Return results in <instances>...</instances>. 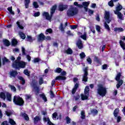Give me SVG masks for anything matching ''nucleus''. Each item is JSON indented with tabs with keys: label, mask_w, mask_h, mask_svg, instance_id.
<instances>
[{
	"label": "nucleus",
	"mask_w": 125,
	"mask_h": 125,
	"mask_svg": "<svg viewBox=\"0 0 125 125\" xmlns=\"http://www.w3.org/2000/svg\"><path fill=\"white\" fill-rule=\"evenodd\" d=\"M57 8V5L55 4L52 6L50 10V15H49V13L47 12H44L43 13V16H44L46 19V20H49L50 21L51 19H52V17L54 13H55V11Z\"/></svg>",
	"instance_id": "1"
},
{
	"label": "nucleus",
	"mask_w": 125,
	"mask_h": 125,
	"mask_svg": "<svg viewBox=\"0 0 125 125\" xmlns=\"http://www.w3.org/2000/svg\"><path fill=\"white\" fill-rule=\"evenodd\" d=\"M97 90V93L100 96H102V97L106 96V95L107 94V88L104 87L102 84H99L98 85V88Z\"/></svg>",
	"instance_id": "2"
},
{
	"label": "nucleus",
	"mask_w": 125,
	"mask_h": 125,
	"mask_svg": "<svg viewBox=\"0 0 125 125\" xmlns=\"http://www.w3.org/2000/svg\"><path fill=\"white\" fill-rule=\"evenodd\" d=\"M13 102L15 105H17L18 106H23L25 103L23 98L19 96H14Z\"/></svg>",
	"instance_id": "3"
},
{
	"label": "nucleus",
	"mask_w": 125,
	"mask_h": 125,
	"mask_svg": "<svg viewBox=\"0 0 125 125\" xmlns=\"http://www.w3.org/2000/svg\"><path fill=\"white\" fill-rule=\"evenodd\" d=\"M79 13L78 8L72 7L70 8L66 12V15L68 17H73Z\"/></svg>",
	"instance_id": "4"
},
{
	"label": "nucleus",
	"mask_w": 125,
	"mask_h": 125,
	"mask_svg": "<svg viewBox=\"0 0 125 125\" xmlns=\"http://www.w3.org/2000/svg\"><path fill=\"white\" fill-rule=\"evenodd\" d=\"M12 67L17 70H20V68L24 69V68L26 67V62L21 61L20 62H18V63L14 64Z\"/></svg>",
	"instance_id": "5"
},
{
	"label": "nucleus",
	"mask_w": 125,
	"mask_h": 125,
	"mask_svg": "<svg viewBox=\"0 0 125 125\" xmlns=\"http://www.w3.org/2000/svg\"><path fill=\"white\" fill-rule=\"evenodd\" d=\"M83 72L84 73L82 77V82L83 83H87V81H88V67H85L83 70Z\"/></svg>",
	"instance_id": "6"
},
{
	"label": "nucleus",
	"mask_w": 125,
	"mask_h": 125,
	"mask_svg": "<svg viewBox=\"0 0 125 125\" xmlns=\"http://www.w3.org/2000/svg\"><path fill=\"white\" fill-rule=\"evenodd\" d=\"M32 87L34 89V92L35 93V95H37V96H38V95L40 94V91H41L40 87L38 86V82L36 81L34 82V81H33Z\"/></svg>",
	"instance_id": "7"
},
{
	"label": "nucleus",
	"mask_w": 125,
	"mask_h": 125,
	"mask_svg": "<svg viewBox=\"0 0 125 125\" xmlns=\"http://www.w3.org/2000/svg\"><path fill=\"white\" fill-rule=\"evenodd\" d=\"M61 75L62 76H58L56 77L55 81H65V80H66V79H67V78H66V77H65V76H66V75H67V73L66 72V71H62L61 73Z\"/></svg>",
	"instance_id": "8"
},
{
	"label": "nucleus",
	"mask_w": 125,
	"mask_h": 125,
	"mask_svg": "<svg viewBox=\"0 0 125 125\" xmlns=\"http://www.w3.org/2000/svg\"><path fill=\"white\" fill-rule=\"evenodd\" d=\"M119 112L120 109H119V108H116L113 112V115L115 118L117 117V123H120V122H121V120H122V117L121 116H118V115H119Z\"/></svg>",
	"instance_id": "9"
},
{
	"label": "nucleus",
	"mask_w": 125,
	"mask_h": 125,
	"mask_svg": "<svg viewBox=\"0 0 125 125\" xmlns=\"http://www.w3.org/2000/svg\"><path fill=\"white\" fill-rule=\"evenodd\" d=\"M110 12L105 11L104 18L105 21L107 22V24L110 23L111 21H112V20L110 19Z\"/></svg>",
	"instance_id": "10"
},
{
	"label": "nucleus",
	"mask_w": 125,
	"mask_h": 125,
	"mask_svg": "<svg viewBox=\"0 0 125 125\" xmlns=\"http://www.w3.org/2000/svg\"><path fill=\"white\" fill-rule=\"evenodd\" d=\"M67 8H68V5L63 4L62 3L60 4L58 6L59 11H64V10H66Z\"/></svg>",
	"instance_id": "11"
},
{
	"label": "nucleus",
	"mask_w": 125,
	"mask_h": 125,
	"mask_svg": "<svg viewBox=\"0 0 125 125\" xmlns=\"http://www.w3.org/2000/svg\"><path fill=\"white\" fill-rule=\"evenodd\" d=\"M43 121L44 123H46L47 122V125H54V124L52 123L51 121H50V119H49V117H43Z\"/></svg>",
	"instance_id": "12"
},
{
	"label": "nucleus",
	"mask_w": 125,
	"mask_h": 125,
	"mask_svg": "<svg viewBox=\"0 0 125 125\" xmlns=\"http://www.w3.org/2000/svg\"><path fill=\"white\" fill-rule=\"evenodd\" d=\"M45 39V36L43 34V33H41L39 35L37 39L38 42H42L44 41V39Z\"/></svg>",
	"instance_id": "13"
},
{
	"label": "nucleus",
	"mask_w": 125,
	"mask_h": 125,
	"mask_svg": "<svg viewBox=\"0 0 125 125\" xmlns=\"http://www.w3.org/2000/svg\"><path fill=\"white\" fill-rule=\"evenodd\" d=\"M115 14L117 15L118 18L120 19V20H124V15L122 14V13L120 12V11H118L116 10V11L114 12Z\"/></svg>",
	"instance_id": "14"
},
{
	"label": "nucleus",
	"mask_w": 125,
	"mask_h": 125,
	"mask_svg": "<svg viewBox=\"0 0 125 125\" xmlns=\"http://www.w3.org/2000/svg\"><path fill=\"white\" fill-rule=\"evenodd\" d=\"M94 62H96L97 64H99V65H101L102 64L101 62V59L98 58L97 56L94 57Z\"/></svg>",
	"instance_id": "15"
},
{
	"label": "nucleus",
	"mask_w": 125,
	"mask_h": 125,
	"mask_svg": "<svg viewBox=\"0 0 125 125\" xmlns=\"http://www.w3.org/2000/svg\"><path fill=\"white\" fill-rule=\"evenodd\" d=\"M42 119L39 116H35L33 119V122L34 125H37L38 122H41Z\"/></svg>",
	"instance_id": "16"
},
{
	"label": "nucleus",
	"mask_w": 125,
	"mask_h": 125,
	"mask_svg": "<svg viewBox=\"0 0 125 125\" xmlns=\"http://www.w3.org/2000/svg\"><path fill=\"white\" fill-rule=\"evenodd\" d=\"M12 94H10L9 92H7L6 94V99L7 101H9V102H11Z\"/></svg>",
	"instance_id": "17"
},
{
	"label": "nucleus",
	"mask_w": 125,
	"mask_h": 125,
	"mask_svg": "<svg viewBox=\"0 0 125 125\" xmlns=\"http://www.w3.org/2000/svg\"><path fill=\"white\" fill-rule=\"evenodd\" d=\"M10 75L11 77H13V78H15L17 75H18V72L16 70H12L10 72Z\"/></svg>",
	"instance_id": "18"
},
{
	"label": "nucleus",
	"mask_w": 125,
	"mask_h": 125,
	"mask_svg": "<svg viewBox=\"0 0 125 125\" xmlns=\"http://www.w3.org/2000/svg\"><path fill=\"white\" fill-rule=\"evenodd\" d=\"M84 94L85 95H89V86H86L84 91Z\"/></svg>",
	"instance_id": "19"
},
{
	"label": "nucleus",
	"mask_w": 125,
	"mask_h": 125,
	"mask_svg": "<svg viewBox=\"0 0 125 125\" xmlns=\"http://www.w3.org/2000/svg\"><path fill=\"white\" fill-rule=\"evenodd\" d=\"M81 97L82 100H87L88 99V97H89V96L88 95H84L83 94H81Z\"/></svg>",
	"instance_id": "20"
},
{
	"label": "nucleus",
	"mask_w": 125,
	"mask_h": 125,
	"mask_svg": "<svg viewBox=\"0 0 125 125\" xmlns=\"http://www.w3.org/2000/svg\"><path fill=\"white\" fill-rule=\"evenodd\" d=\"M117 82H118V83L116 84V87L117 88H120V87H121V85H122L123 83H124V81H123V80H120L119 81H117Z\"/></svg>",
	"instance_id": "21"
},
{
	"label": "nucleus",
	"mask_w": 125,
	"mask_h": 125,
	"mask_svg": "<svg viewBox=\"0 0 125 125\" xmlns=\"http://www.w3.org/2000/svg\"><path fill=\"white\" fill-rule=\"evenodd\" d=\"M2 61L3 65H5V63H10V60L6 58L5 57L2 58Z\"/></svg>",
	"instance_id": "22"
},
{
	"label": "nucleus",
	"mask_w": 125,
	"mask_h": 125,
	"mask_svg": "<svg viewBox=\"0 0 125 125\" xmlns=\"http://www.w3.org/2000/svg\"><path fill=\"white\" fill-rule=\"evenodd\" d=\"M64 53H66V54H73V50L71 48H68L67 50H64Z\"/></svg>",
	"instance_id": "23"
},
{
	"label": "nucleus",
	"mask_w": 125,
	"mask_h": 125,
	"mask_svg": "<svg viewBox=\"0 0 125 125\" xmlns=\"http://www.w3.org/2000/svg\"><path fill=\"white\" fill-rule=\"evenodd\" d=\"M0 98L3 99L4 101L6 99V96L5 95V93L3 92H0Z\"/></svg>",
	"instance_id": "24"
},
{
	"label": "nucleus",
	"mask_w": 125,
	"mask_h": 125,
	"mask_svg": "<svg viewBox=\"0 0 125 125\" xmlns=\"http://www.w3.org/2000/svg\"><path fill=\"white\" fill-rule=\"evenodd\" d=\"M77 46L79 49H82L83 46V43L82 40H79L77 42Z\"/></svg>",
	"instance_id": "25"
},
{
	"label": "nucleus",
	"mask_w": 125,
	"mask_h": 125,
	"mask_svg": "<svg viewBox=\"0 0 125 125\" xmlns=\"http://www.w3.org/2000/svg\"><path fill=\"white\" fill-rule=\"evenodd\" d=\"M119 44L122 49H123V50H125V43L123 42V41L120 40L119 42Z\"/></svg>",
	"instance_id": "26"
},
{
	"label": "nucleus",
	"mask_w": 125,
	"mask_h": 125,
	"mask_svg": "<svg viewBox=\"0 0 125 125\" xmlns=\"http://www.w3.org/2000/svg\"><path fill=\"white\" fill-rule=\"evenodd\" d=\"M3 42L6 46H9V45H10V42L7 39L3 40Z\"/></svg>",
	"instance_id": "27"
},
{
	"label": "nucleus",
	"mask_w": 125,
	"mask_h": 125,
	"mask_svg": "<svg viewBox=\"0 0 125 125\" xmlns=\"http://www.w3.org/2000/svg\"><path fill=\"white\" fill-rule=\"evenodd\" d=\"M31 2V0H24V4L25 8H29V4Z\"/></svg>",
	"instance_id": "28"
},
{
	"label": "nucleus",
	"mask_w": 125,
	"mask_h": 125,
	"mask_svg": "<svg viewBox=\"0 0 125 125\" xmlns=\"http://www.w3.org/2000/svg\"><path fill=\"white\" fill-rule=\"evenodd\" d=\"M20 60H21V57L19 56L17 58V60H15L12 64V66H13V64H17L18 63H19L20 62Z\"/></svg>",
	"instance_id": "29"
},
{
	"label": "nucleus",
	"mask_w": 125,
	"mask_h": 125,
	"mask_svg": "<svg viewBox=\"0 0 125 125\" xmlns=\"http://www.w3.org/2000/svg\"><path fill=\"white\" fill-rule=\"evenodd\" d=\"M18 44V41L16 39H13L12 40V46H16Z\"/></svg>",
	"instance_id": "30"
},
{
	"label": "nucleus",
	"mask_w": 125,
	"mask_h": 125,
	"mask_svg": "<svg viewBox=\"0 0 125 125\" xmlns=\"http://www.w3.org/2000/svg\"><path fill=\"white\" fill-rule=\"evenodd\" d=\"M18 79L20 80V81H21V84L24 85V84L26 83V81H25L24 78L21 76H19Z\"/></svg>",
	"instance_id": "31"
},
{
	"label": "nucleus",
	"mask_w": 125,
	"mask_h": 125,
	"mask_svg": "<svg viewBox=\"0 0 125 125\" xmlns=\"http://www.w3.org/2000/svg\"><path fill=\"white\" fill-rule=\"evenodd\" d=\"M115 32H119V33H120V32H123L124 29L122 27H115L114 29Z\"/></svg>",
	"instance_id": "32"
},
{
	"label": "nucleus",
	"mask_w": 125,
	"mask_h": 125,
	"mask_svg": "<svg viewBox=\"0 0 125 125\" xmlns=\"http://www.w3.org/2000/svg\"><path fill=\"white\" fill-rule=\"evenodd\" d=\"M40 97H42V98L44 100V102H46L47 101V99L46 98V96H45V95L44 94H41L39 95Z\"/></svg>",
	"instance_id": "33"
},
{
	"label": "nucleus",
	"mask_w": 125,
	"mask_h": 125,
	"mask_svg": "<svg viewBox=\"0 0 125 125\" xmlns=\"http://www.w3.org/2000/svg\"><path fill=\"white\" fill-rule=\"evenodd\" d=\"M90 3V1H84L82 3V4L84 7H88V5H89Z\"/></svg>",
	"instance_id": "34"
},
{
	"label": "nucleus",
	"mask_w": 125,
	"mask_h": 125,
	"mask_svg": "<svg viewBox=\"0 0 125 125\" xmlns=\"http://www.w3.org/2000/svg\"><path fill=\"white\" fill-rule=\"evenodd\" d=\"M53 31L52 30V29L51 28H48L46 29V30L45 32V35H48L49 34H52Z\"/></svg>",
	"instance_id": "35"
},
{
	"label": "nucleus",
	"mask_w": 125,
	"mask_h": 125,
	"mask_svg": "<svg viewBox=\"0 0 125 125\" xmlns=\"http://www.w3.org/2000/svg\"><path fill=\"white\" fill-rule=\"evenodd\" d=\"M121 77H122V73H121L120 72H119L116 76L115 80L120 81L121 79Z\"/></svg>",
	"instance_id": "36"
},
{
	"label": "nucleus",
	"mask_w": 125,
	"mask_h": 125,
	"mask_svg": "<svg viewBox=\"0 0 125 125\" xmlns=\"http://www.w3.org/2000/svg\"><path fill=\"white\" fill-rule=\"evenodd\" d=\"M19 35L22 40H25V39H26V35H25V34H24L22 32H20Z\"/></svg>",
	"instance_id": "37"
},
{
	"label": "nucleus",
	"mask_w": 125,
	"mask_h": 125,
	"mask_svg": "<svg viewBox=\"0 0 125 125\" xmlns=\"http://www.w3.org/2000/svg\"><path fill=\"white\" fill-rule=\"evenodd\" d=\"M22 116L23 117L25 121H29V116H28V115H27V114L25 113H22Z\"/></svg>",
	"instance_id": "38"
},
{
	"label": "nucleus",
	"mask_w": 125,
	"mask_h": 125,
	"mask_svg": "<svg viewBox=\"0 0 125 125\" xmlns=\"http://www.w3.org/2000/svg\"><path fill=\"white\" fill-rule=\"evenodd\" d=\"M9 124H10V125H16V123L12 119H9Z\"/></svg>",
	"instance_id": "39"
},
{
	"label": "nucleus",
	"mask_w": 125,
	"mask_h": 125,
	"mask_svg": "<svg viewBox=\"0 0 125 125\" xmlns=\"http://www.w3.org/2000/svg\"><path fill=\"white\" fill-rule=\"evenodd\" d=\"M50 98H54L55 97V95H54V93H53L52 90H50Z\"/></svg>",
	"instance_id": "40"
},
{
	"label": "nucleus",
	"mask_w": 125,
	"mask_h": 125,
	"mask_svg": "<svg viewBox=\"0 0 125 125\" xmlns=\"http://www.w3.org/2000/svg\"><path fill=\"white\" fill-rule=\"evenodd\" d=\"M40 61H42V60L39 58H35L33 60L34 63H39Z\"/></svg>",
	"instance_id": "41"
},
{
	"label": "nucleus",
	"mask_w": 125,
	"mask_h": 125,
	"mask_svg": "<svg viewBox=\"0 0 125 125\" xmlns=\"http://www.w3.org/2000/svg\"><path fill=\"white\" fill-rule=\"evenodd\" d=\"M85 113L84 112V111H82L81 112V119L82 120H84V119H85Z\"/></svg>",
	"instance_id": "42"
},
{
	"label": "nucleus",
	"mask_w": 125,
	"mask_h": 125,
	"mask_svg": "<svg viewBox=\"0 0 125 125\" xmlns=\"http://www.w3.org/2000/svg\"><path fill=\"white\" fill-rule=\"evenodd\" d=\"M108 4L109 6H110L111 7H113V6H114V0H111L108 2Z\"/></svg>",
	"instance_id": "43"
},
{
	"label": "nucleus",
	"mask_w": 125,
	"mask_h": 125,
	"mask_svg": "<svg viewBox=\"0 0 125 125\" xmlns=\"http://www.w3.org/2000/svg\"><path fill=\"white\" fill-rule=\"evenodd\" d=\"M23 73L24 75L27 76V77H30V73H29V70L28 69H25Z\"/></svg>",
	"instance_id": "44"
},
{
	"label": "nucleus",
	"mask_w": 125,
	"mask_h": 125,
	"mask_svg": "<svg viewBox=\"0 0 125 125\" xmlns=\"http://www.w3.org/2000/svg\"><path fill=\"white\" fill-rule=\"evenodd\" d=\"M62 72V69L60 67H58L55 70V73H58V74H60Z\"/></svg>",
	"instance_id": "45"
},
{
	"label": "nucleus",
	"mask_w": 125,
	"mask_h": 125,
	"mask_svg": "<svg viewBox=\"0 0 125 125\" xmlns=\"http://www.w3.org/2000/svg\"><path fill=\"white\" fill-rule=\"evenodd\" d=\"M96 30L97 31L98 33H100V32H101V27L98 25H97L96 26Z\"/></svg>",
	"instance_id": "46"
},
{
	"label": "nucleus",
	"mask_w": 125,
	"mask_h": 125,
	"mask_svg": "<svg viewBox=\"0 0 125 125\" xmlns=\"http://www.w3.org/2000/svg\"><path fill=\"white\" fill-rule=\"evenodd\" d=\"M104 28H105V29L107 30V31H110V30L109 25H108V24H107V22H106V21L104 22Z\"/></svg>",
	"instance_id": "47"
},
{
	"label": "nucleus",
	"mask_w": 125,
	"mask_h": 125,
	"mask_svg": "<svg viewBox=\"0 0 125 125\" xmlns=\"http://www.w3.org/2000/svg\"><path fill=\"white\" fill-rule=\"evenodd\" d=\"M59 29L61 30L62 32H64V27H63V23L61 22L59 27Z\"/></svg>",
	"instance_id": "48"
},
{
	"label": "nucleus",
	"mask_w": 125,
	"mask_h": 125,
	"mask_svg": "<svg viewBox=\"0 0 125 125\" xmlns=\"http://www.w3.org/2000/svg\"><path fill=\"white\" fill-rule=\"evenodd\" d=\"M57 116H58V115L57 114V112H54L52 114V119H53V120H56L57 118Z\"/></svg>",
	"instance_id": "49"
},
{
	"label": "nucleus",
	"mask_w": 125,
	"mask_h": 125,
	"mask_svg": "<svg viewBox=\"0 0 125 125\" xmlns=\"http://www.w3.org/2000/svg\"><path fill=\"white\" fill-rule=\"evenodd\" d=\"M17 25L20 29H21V30H23V29H24V27L20 24V22L17 21Z\"/></svg>",
	"instance_id": "50"
},
{
	"label": "nucleus",
	"mask_w": 125,
	"mask_h": 125,
	"mask_svg": "<svg viewBox=\"0 0 125 125\" xmlns=\"http://www.w3.org/2000/svg\"><path fill=\"white\" fill-rule=\"evenodd\" d=\"M92 114H94L95 115H97L98 114V110L96 109H93L91 111Z\"/></svg>",
	"instance_id": "51"
},
{
	"label": "nucleus",
	"mask_w": 125,
	"mask_h": 125,
	"mask_svg": "<svg viewBox=\"0 0 125 125\" xmlns=\"http://www.w3.org/2000/svg\"><path fill=\"white\" fill-rule=\"evenodd\" d=\"M80 56L81 59H83L85 58V54L84 52H82V53L80 54Z\"/></svg>",
	"instance_id": "52"
},
{
	"label": "nucleus",
	"mask_w": 125,
	"mask_h": 125,
	"mask_svg": "<svg viewBox=\"0 0 125 125\" xmlns=\"http://www.w3.org/2000/svg\"><path fill=\"white\" fill-rule=\"evenodd\" d=\"M42 83H43V78H42V77H40L39 78V84L42 85Z\"/></svg>",
	"instance_id": "53"
},
{
	"label": "nucleus",
	"mask_w": 125,
	"mask_h": 125,
	"mask_svg": "<svg viewBox=\"0 0 125 125\" xmlns=\"http://www.w3.org/2000/svg\"><path fill=\"white\" fill-rule=\"evenodd\" d=\"M71 119H70V117L69 116H67L66 117V124H71Z\"/></svg>",
	"instance_id": "54"
},
{
	"label": "nucleus",
	"mask_w": 125,
	"mask_h": 125,
	"mask_svg": "<svg viewBox=\"0 0 125 125\" xmlns=\"http://www.w3.org/2000/svg\"><path fill=\"white\" fill-rule=\"evenodd\" d=\"M33 6L35 8H39V4H38V2L37 1L33 2Z\"/></svg>",
	"instance_id": "55"
},
{
	"label": "nucleus",
	"mask_w": 125,
	"mask_h": 125,
	"mask_svg": "<svg viewBox=\"0 0 125 125\" xmlns=\"http://www.w3.org/2000/svg\"><path fill=\"white\" fill-rule=\"evenodd\" d=\"M123 9V6L122 5H119L117 7H116V10H117V11H120Z\"/></svg>",
	"instance_id": "56"
},
{
	"label": "nucleus",
	"mask_w": 125,
	"mask_h": 125,
	"mask_svg": "<svg viewBox=\"0 0 125 125\" xmlns=\"http://www.w3.org/2000/svg\"><path fill=\"white\" fill-rule=\"evenodd\" d=\"M80 38H81V39H83V40H84V41H86V34L85 33L83 35H81L80 36Z\"/></svg>",
	"instance_id": "57"
},
{
	"label": "nucleus",
	"mask_w": 125,
	"mask_h": 125,
	"mask_svg": "<svg viewBox=\"0 0 125 125\" xmlns=\"http://www.w3.org/2000/svg\"><path fill=\"white\" fill-rule=\"evenodd\" d=\"M10 87L11 90H13V91H14V92H16V87H15V86H14V85H10Z\"/></svg>",
	"instance_id": "58"
},
{
	"label": "nucleus",
	"mask_w": 125,
	"mask_h": 125,
	"mask_svg": "<svg viewBox=\"0 0 125 125\" xmlns=\"http://www.w3.org/2000/svg\"><path fill=\"white\" fill-rule=\"evenodd\" d=\"M102 69L103 70H107L108 69V64H104L102 65Z\"/></svg>",
	"instance_id": "59"
},
{
	"label": "nucleus",
	"mask_w": 125,
	"mask_h": 125,
	"mask_svg": "<svg viewBox=\"0 0 125 125\" xmlns=\"http://www.w3.org/2000/svg\"><path fill=\"white\" fill-rule=\"evenodd\" d=\"M44 41H51V37L49 36H45Z\"/></svg>",
	"instance_id": "60"
},
{
	"label": "nucleus",
	"mask_w": 125,
	"mask_h": 125,
	"mask_svg": "<svg viewBox=\"0 0 125 125\" xmlns=\"http://www.w3.org/2000/svg\"><path fill=\"white\" fill-rule=\"evenodd\" d=\"M41 15V13L40 12H37L34 13V17H39Z\"/></svg>",
	"instance_id": "61"
},
{
	"label": "nucleus",
	"mask_w": 125,
	"mask_h": 125,
	"mask_svg": "<svg viewBox=\"0 0 125 125\" xmlns=\"http://www.w3.org/2000/svg\"><path fill=\"white\" fill-rule=\"evenodd\" d=\"M5 114L8 117H9L10 116H11L12 113L11 112V111H5Z\"/></svg>",
	"instance_id": "62"
},
{
	"label": "nucleus",
	"mask_w": 125,
	"mask_h": 125,
	"mask_svg": "<svg viewBox=\"0 0 125 125\" xmlns=\"http://www.w3.org/2000/svg\"><path fill=\"white\" fill-rule=\"evenodd\" d=\"M71 30H75V29H77L78 28V25H70Z\"/></svg>",
	"instance_id": "63"
},
{
	"label": "nucleus",
	"mask_w": 125,
	"mask_h": 125,
	"mask_svg": "<svg viewBox=\"0 0 125 125\" xmlns=\"http://www.w3.org/2000/svg\"><path fill=\"white\" fill-rule=\"evenodd\" d=\"M87 62L88 64H91V63H92V60H91L90 58H88L87 59Z\"/></svg>",
	"instance_id": "64"
}]
</instances>
